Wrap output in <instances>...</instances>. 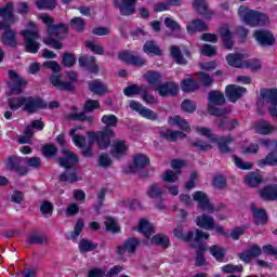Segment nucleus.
Instances as JSON below:
<instances>
[{
	"mask_svg": "<svg viewBox=\"0 0 277 277\" xmlns=\"http://www.w3.org/2000/svg\"><path fill=\"white\" fill-rule=\"evenodd\" d=\"M81 127H76L69 131V135L72 137L75 146L81 149L84 157H92V145L97 142L98 148L105 150L111 146V140L116 137V133L111 129H105L97 132H88L87 135L90 140L89 144H85V136L80 135Z\"/></svg>",
	"mask_w": 277,
	"mask_h": 277,
	"instance_id": "f257e3e1",
	"label": "nucleus"
},
{
	"mask_svg": "<svg viewBox=\"0 0 277 277\" xmlns=\"http://www.w3.org/2000/svg\"><path fill=\"white\" fill-rule=\"evenodd\" d=\"M196 135H201L202 137H207L209 143H205L198 138H192L190 145H193L197 150H211L213 148V145L211 144H217L219 149L221 153H230V148L228 147V144L233 142L232 136L226 137H217V135L213 134V131L209 128L205 127H196L195 128Z\"/></svg>",
	"mask_w": 277,
	"mask_h": 277,
	"instance_id": "f03ea898",
	"label": "nucleus"
},
{
	"mask_svg": "<svg viewBox=\"0 0 277 277\" xmlns=\"http://www.w3.org/2000/svg\"><path fill=\"white\" fill-rule=\"evenodd\" d=\"M39 18L47 25L48 27V36L43 39L44 44L48 47H52V49L61 50L64 49L62 42L57 41V39L64 38L68 32V25L60 24L53 25V18L47 14L39 15Z\"/></svg>",
	"mask_w": 277,
	"mask_h": 277,
	"instance_id": "7ed1b4c3",
	"label": "nucleus"
},
{
	"mask_svg": "<svg viewBox=\"0 0 277 277\" xmlns=\"http://www.w3.org/2000/svg\"><path fill=\"white\" fill-rule=\"evenodd\" d=\"M9 107L12 111H18V109H23V111H28V114H34L38 111V109H44L47 105L40 97H11L8 101Z\"/></svg>",
	"mask_w": 277,
	"mask_h": 277,
	"instance_id": "20e7f679",
	"label": "nucleus"
},
{
	"mask_svg": "<svg viewBox=\"0 0 277 277\" xmlns=\"http://www.w3.org/2000/svg\"><path fill=\"white\" fill-rule=\"evenodd\" d=\"M138 232L146 237L147 246H162V248H168L170 246V238H168V236L158 234L150 238V236L155 234V227L144 219L138 223Z\"/></svg>",
	"mask_w": 277,
	"mask_h": 277,
	"instance_id": "39448f33",
	"label": "nucleus"
},
{
	"mask_svg": "<svg viewBox=\"0 0 277 277\" xmlns=\"http://www.w3.org/2000/svg\"><path fill=\"white\" fill-rule=\"evenodd\" d=\"M238 16L245 25L250 27H263L269 24V17L265 13L248 9V6H240L238 9Z\"/></svg>",
	"mask_w": 277,
	"mask_h": 277,
	"instance_id": "423d86ee",
	"label": "nucleus"
},
{
	"mask_svg": "<svg viewBox=\"0 0 277 277\" xmlns=\"http://www.w3.org/2000/svg\"><path fill=\"white\" fill-rule=\"evenodd\" d=\"M25 41V49L27 53H37L40 51V35L38 34V26L34 22L28 23L27 29L21 31Z\"/></svg>",
	"mask_w": 277,
	"mask_h": 277,
	"instance_id": "0eeeda50",
	"label": "nucleus"
},
{
	"mask_svg": "<svg viewBox=\"0 0 277 277\" xmlns=\"http://www.w3.org/2000/svg\"><path fill=\"white\" fill-rule=\"evenodd\" d=\"M226 62L229 66H234V68H249L252 72H256V70H261L263 65L259 60H249L246 61V54H229L226 56Z\"/></svg>",
	"mask_w": 277,
	"mask_h": 277,
	"instance_id": "6e6552de",
	"label": "nucleus"
},
{
	"mask_svg": "<svg viewBox=\"0 0 277 277\" xmlns=\"http://www.w3.org/2000/svg\"><path fill=\"white\" fill-rule=\"evenodd\" d=\"M193 200L198 203V208L201 211H206L207 213H217L224 209L226 206L224 203L213 205L209 199L207 193L202 190H197L193 194Z\"/></svg>",
	"mask_w": 277,
	"mask_h": 277,
	"instance_id": "1a4fd4ad",
	"label": "nucleus"
},
{
	"mask_svg": "<svg viewBox=\"0 0 277 277\" xmlns=\"http://www.w3.org/2000/svg\"><path fill=\"white\" fill-rule=\"evenodd\" d=\"M208 98V111L209 114H211V116H226V114H230V110L226 108H215L216 105H223L224 103H226L224 94H222L220 91L210 92Z\"/></svg>",
	"mask_w": 277,
	"mask_h": 277,
	"instance_id": "9d476101",
	"label": "nucleus"
},
{
	"mask_svg": "<svg viewBox=\"0 0 277 277\" xmlns=\"http://www.w3.org/2000/svg\"><path fill=\"white\" fill-rule=\"evenodd\" d=\"M0 18H3V21H0V31L3 29L6 31V29H10L18 18L14 16V6L12 3H8L4 8H0Z\"/></svg>",
	"mask_w": 277,
	"mask_h": 277,
	"instance_id": "9b49d317",
	"label": "nucleus"
},
{
	"mask_svg": "<svg viewBox=\"0 0 277 277\" xmlns=\"http://www.w3.org/2000/svg\"><path fill=\"white\" fill-rule=\"evenodd\" d=\"M9 96H12V94H22L23 88L27 85V81L21 78V76H18V74H16L14 70L9 71Z\"/></svg>",
	"mask_w": 277,
	"mask_h": 277,
	"instance_id": "f8f14e48",
	"label": "nucleus"
},
{
	"mask_svg": "<svg viewBox=\"0 0 277 277\" xmlns=\"http://www.w3.org/2000/svg\"><path fill=\"white\" fill-rule=\"evenodd\" d=\"M186 163L184 160L181 159H173L171 161V168H173L175 171L167 170L162 174V180L164 183H176L179 181V176H181V169L185 168Z\"/></svg>",
	"mask_w": 277,
	"mask_h": 277,
	"instance_id": "ddd939ff",
	"label": "nucleus"
},
{
	"mask_svg": "<svg viewBox=\"0 0 277 277\" xmlns=\"http://www.w3.org/2000/svg\"><path fill=\"white\" fill-rule=\"evenodd\" d=\"M252 36L261 47H273V44H276V38L269 30H255Z\"/></svg>",
	"mask_w": 277,
	"mask_h": 277,
	"instance_id": "4468645a",
	"label": "nucleus"
},
{
	"mask_svg": "<svg viewBox=\"0 0 277 277\" xmlns=\"http://www.w3.org/2000/svg\"><path fill=\"white\" fill-rule=\"evenodd\" d=\"M146 194L149 198L157 200L156 209H159L160 211H163V209H166V205L161 202L163 190L161 189V186H159V184H153L151 186H149Z\"/></svg>",
	"mask_w": 277,
	"mask_h": 277,
	"instance_id": "2eb2a0df",
	"label": "nucleus"
},
{
	"mask_svg": "<svg viewBox=\"0 0 277 277\" xmlns=\"http://www.w3.org/2000/svg\"><path fill=\"white\" fill-rule=\"evenodd\" d=\"M248 90L243 87H239L237 84H229L225 89V94L228 101L230 103H236V101H239L243 94H246Z\"/></svg>",
	"mask_w": 277,
	"mask_h": 277,
	"instance_id": "dca6fc26",
	"label": "nucleus"
},
{
	"mask_svg": "<svg viewBox=\"0 0 277 277\" xmlns=\"http://www.w3.org/2000/svg\"><path fill=\"white\" fill-rule=\"evenodd\" d=\"M115 6L118 8L122 16L135 14V0H115Z\"/></svg>",
	"mask_w": 277,
	"mask_h": 277,
	"instance_id": "f3484780",
	"label": "nucleus"
},
{
	"mask_svg": "<svg viewBox=\"0 0 277 277\" xmlns=\"http://www.w3.org/2000/svg\"><path fill=\"white\" fill-rule=\"evenodd\" d=\"M130 107L134 111H137V114H140V116H142V118H146L147 120H157V118H158L157 113L153 111L149 108L142 106V104H140L138 102L131 101Z\"/></svg>",
	"mask_w": 277,
	"mask_h": 277,
	"instance_id": "a211bd4d",
	"label": "nucleus"
},
{
	"mask_svg": "<svg viewBox=\"0 0 277 277\" xmlns=\"http://www.w3.org/2000/svg\"><path fill=\"white\" fill-rule=\"evenodd\" d=\"M62 154L64 155L63 158H58V163L65 170H68L75 166V163L79 162V158L72 151L68 149H63Z\"/></svg>",
	"mask_w": 277,
	"mask_h": 277,
	"instance_id": "6ab92c4d",
	"label": "nucleus"
},
{
	"mask_svg": "<svg viewBox=\"0 0 277 277\" xmlns=\"http://www.w3.org/2000/svg\"><path fill=\"white\" fill-rule=\"evenodd\" d=\"M118 58L121 62H126L127 64H132L133 66H144L146 65V60L135 56L132 52L123 51L120 52Z\"/></svg>",
	"mask_w": 277,
	"mask_h": 277,
	"instance_id": "aec40b11",
	"label": "nucleus"
},
{
	"mask_svg": "<svg viewBox=\"0 0 277 277\" xmlns=\"http://www.w3.org/2000/svg\"><path fill=\"white\" fill-rule=\"evenodd\" d=\"M21 163H23V158L11 156L5 161V168L8 170H14V172H17V174L23 176L27 174V168H21Z\"/></svg>",
	"mask_w": 277,
	"mask_h": 277,
	"instance_id": "412c9836",
	"label": "nucleus"
},
{
	"mask_svg": "<svg viewBox=\"0 0 277 277\" xmlns=\"http://www.w3.org/2000/svg\"><path fill=\"white\" fill-rule=\"evenodd\" d=\"M156 91L160 96H176L179 94V85L174 82L158 84Z\"/></svg>",
	"mask_w": 277,
	"mask_h": 277,
	"instance_id": "4be33fe9",
	"label": "nucleus"
},
{
	"mask_svg": "<svg viewBox=\"0 0 277 277\" xmlns=\"http://www.w3.org/2000/svg\"><path fill=\"white\" fill-rule=\"evenodd\" d=\"M195 224L199 228H203L205 230H212V228H215V220H213V216L208 214H200L195 219Z\"/></svg>",
	"mask_w": 277,
	"mask_h": 277,
	"instance_id": "5701e85b",
	"label": "nucleus"
},
{
	"mask_svg": "<svg viewBox=\"0 0 277 277\" xmlns=\"http://www.w3.org/2000/svg\"><path fill=\"white\" fill-rule=\"evenodd\" d=\"M113 157L116 159H120V157H124L127 153H129V145L124 141H115L110 150Z\"/></svg>",
	"mask_w": 277,
	"mask_h": 277,
	"instance_id": "b1692460",
	"label": "nucleus"
},
{
	"mask_svg": "<svg viewBox=\"0 0 277 277\" xmlns=\"http://www.w3.org/2000/svg\"><path fill=\"white\" fill-rule=\"evenodd\" d=\"M253 131L255 133H259L260 135H269L271 133H276L277 128L269 124L267 121H259L252 127Z\"/></svg>",
	"mask_w": 277,
	"mask_h": 277,
	"instance_id": "393cba45",
	"label": "nucleus"
},
{
	"mask_svg": "<svg viewBox=\"0 0 277 277\" xmlns=\"http://www.w3.org/2000/svg\"><path fill=\"white\" fill-rule=\"evenodd\" d=\"M124 268L122 266H114L108 273L101 268H93L89 272V277L117 276Z\"/></svg>",
	"mask_w": 277,
	"mask_h": 277,
	"instance_id": "a878e982",
	"label": "nucleus"
},
{
	"mask_svg": "<svg viewBox=\"0 0 277 277\" xmlns=\"http://www.w3.org/2000/svg\"><path fill=\"white\" fill-rule=\"evenodd\" d=\"M79 66L88 68L91 72H98V65H96L94 56H81L79 58Z\"/></svg>",
	"mask_w": 277,
	"mask_h": 277,
	"instance_id": "bb28decb",
	"label": "nucleus"
},
{
	"mask_svg": "<svg viewBox=\"0 0 277 277\" xmlns=\"http://www.w3.org/2000/svg\"><path fill=\"white\" fill-rule=\"evenodd\" d=\"M148 163H150V159H148V156L144 154H136L134 156V168L130 169V172H137V170L146 168Z\"/></svg>",
	"mask_w": 277,
	"mask_h": 277,
	"instance_id": "cd10ccee",
	"label": "nucleus"
},
{
	"mask_svg": "<svg viewBox=\"0 0 277 277\" xmlns=\"http://www.w3.org/2000/svg\"><path fill=\"white\" fill-rule=\"evenodd\" d=\"M160 136L168 142H176V140H185L187 135L181 131H172V130H162L160 131Z\"/></svg>",
	"mask_w": 277,
	"mask_h": 277,
	"instance_id": "c85d7f7f",
	"label": "nucleus"
},
{
	"mask_svg": "<svg viewBox=\"0 0 277 277\" xmlns=\"http://www.w3.org/2000/svg\"><path fill=\"white\" fill-rule=\"evenodd\" d=\"M168 122L171 127H179L182 131H186V133L192 131L189 123L185 119L181 118V116H172L168 119Z\"/></svg>",
	"mask_w": 277,
	"mask_h": 277,
	"instance_id": "c756f323",
	"label": "nucleus"
},
{
	"mask_svg": "<svg viewBox=\"0 0 277 277\" xmlns=\"http://www.w3.org/2000/svg\"><path fill=\"white\" fill-rule=\"evenodd\" d=\"M260 254H261V248L254 245L251 248H249L247 251L240 254V260L243 261L245 263H250L252 259L260 256Z\"/></svg>",
	"mask_w": 277,
	"mask_h": 277,
	"instance_id": "7c9ffc66",
	"label": "nucleus"
},
{
	"mask_svg": "<svg viewBox=\"0 0 277 277\" xmlns=\"http://www.w3.org/2000/svg\"><path fill=\"white\" fill-rule=\"evenodd\" d=\"M220 36L224 42L225 49H233V37L235 36L232 34L228 26H223L220 28Z\"/></svg>",
	"mask_w": 277,
	"mask_h": 277,
	"instance_id": "2f4dec72",
	"label": "nucleus"
},
{
	"mask_svg": "<svg viewBox=\"0 0 277 277\" xmlns=\"http://www.w3.org/2000/svg\"><path fill=\"white\" fill-rule=\"evenodd\" d=\"M144 78L154 90H157L158 85L161 83V75L157 71H147Z\"/></svg>",
	"mask_w": 277,
	"mask_h": 277,
	"instance_id": "473e14b6",
	"label": "nucleus"
},
{
	"mask_svg": "<svg viewBox=\"0 0 277 277\" xmlns=\"http://www.w3.org/2000/svg\"><path fill=\"white\" fill-rule=\"evenodd\" d=\"M263 200H277V186H266L260 190Z\"/></svg>",
	"mask_w": 277,
	"mask_h": 277,
	"instance_id": "72a5a7b5",
	"label": "nucleus"
},
{
	"mask_svg": "<svg viewBox=\"0 0 277 277\" xmlns=\"http://www.w3.org/2000/svg\"><path fill=\"white\" fill-rule=\"evenodd\" d=\"M186 29L188 34H196V31H205L207 29V24L200 19H194L187 24Z\"/></svg>",
	"mask_w": 277,
	"mask_h": 277,
	"instance_id": "f704fd0d",
	"label": "nucleus"
},
{
	"mask_svg": "<svg viewBox=\"0 0 277 277\" xmlns=\"http://www.w3.org/2000/svg\"><path fill=\"white\" fill-rule=\"evenodd\" d=\"M182 0H164V2H159L155 5L154 10L155 12H167V10H170V6L172 5H181Z\"/></svg>",
	"mask_w": 277,
	"mask_h": 277,
	"instance_id": "c9c22d12",
	"label": "nucleus"
},
{
	"mask_svg": "<svg viewBox=\"0 0 277 277\" xmlns=\"http://www.w3.org/2000/svg\"><path fill=\"white\" fill-rule=\"evenodd\" d=\"M91 92L97 94L98 96H103V94H107V85L101 81H93L89 84Z\"/></svg>",
	"mask_w": 277,
	"mask_h": 277,
	"instance_id": "e433bc0d",
	"label": "nucleus"
},
{
	"mask_svg": "<svg viewBox=\"0 0 277 277\" xmlns=\"http://www.w3.org/2000/svg\"><path fill=\"white\" fill-rule=\"evenodd\" d=\"M144 53L147 55H162L161 49L154 41H147L143 47Z\"/></svg>",
	"mask_w": 277,
	"mask_h": 277,
	"instance_id": "4c0bfd02",
	"label": "nucleus"
},
{
	"mask_svg": "<svg viewBox=\"0 0 277 277\" xmlns=\"http://www.w3.org/2000/svg\"><path fill=\"white\" fill-rule=\"evenodd\" d=\"M260 168H265V166H277V153L271 151L265 159H262L258 162Z\"/></svg>",
	"mask_w": 277,
	"mask_h": 277,
	"instance_id": "58836bf2",
	"label": "nucleus"
},
{
	"mask_svg": "<svg viewBox=\"0 0 277 277\" xmlns=\"http://www.w3.org/2000/svg\"><path fill=\"white\" fill-rule=\"evenodd\" d=\"M200 88V84L192 78H187L182 81V91L183 92H196Z\"/></svg>",
	"mask_w": 277,
	"mask_h": 277,
	"instance_id": "ea45409f",
	"label": "nucleus"
},
{
	"mask_svg": "<svg viewBox=\"0 0 277 277\" xmlns=\"http://www.w3.org/2000/svg\"><path fill=\"white\" fill-rule=\"evenodd\" d=\"M78 248L80 252L85 253V252H92L93 250H96V248H98V245L88 239H81L79 241Z\"/></svg>",
	"mask_w": 277,
	"mask_h": 277,
	"instance_id": "a19ab883",
	"label": "nucleus"
},
{
	"mask_svg": "<svg viewBox=\"0 0 277 277\" xmlns=\"http://www.w3.org/2000/svg\"><path fill=\"white\" fill-rule=\"evenodd\" d=\"M3 44H8L9 47H15L16 44V32L12 29L8 28L2 36Z\"/></svg>",
	"mask_w": 277,
	"mask_h": 277,
	"instance_id": "79ce46f5",
	"label": "nucleus"
},
{
	"mask_svg": "<svg viewBox=\"0 0 277 277\" xmlns=\"http://www.w3.org/2000/svg\"><path fill=\"white\" fill-rule=\"evenodd\" d=\"M251 211L253 213V217H254L256 224H266L267 214L265 213V210L251 207Z\"/></svg>",
	"mask_w": 277,
	"mask_h": 277,
	"instance_id": "37998d69",
	"label": "nucleus"
},
{
	"mask_svg": "<svg viewBox=\"0 0 277 277\" xmlns=\"http://www.w3.org/2000/svg\"><path fill=\"white\" fill-rule=\"evenodd\" d=\"M246 183L249 185V187H256L258 185H261L263 183V177L261 174L253 172L247 175Z\"/></svg>",
	"mask_w": 277,
	"mask_h": 277,
	"instance_id": "c03bdc74",
	"label": "nucleus"
},
{
	"mask_svg": "<svg viewBox=\"0 0 277 277\" xmlns=\"http://www.w3.org/2000/svg\"><path fill=\"white\" fill-rule=\"evenodd\" d=\"M217 127L219 129H227V131H233V129H237V127H239V122H237L235 119H228V117H225L221 120Z\"/></svg>",
	"mask_w": 277,
	"mask_h": 277,
	"instance_id": "a18cd8bd",
	"label": "nucleus"
},
{
	"mask_svg": "<svg viewBox=\"0 0 277 277\" xmlns=\"http://www.w3.org/2000/svg\"><path fill=\"white\" fill-rule=\"evenodd\" d=\"M174 237L181 239L182 241H192L194 239V232H187L186 234L183 233V227L179 226L173 230Z\"/></svg>",
	"mask_w": 277,
	"mask_h": 277,
	"instance_id": "49530a36",
	"label": "nucleus"
},
{
	"mask_svg": "<svg viewBox=\"0 0 277 277\" xmlns=\"http://www.w3.org/2000/svg\"><path fill=\"white\" fill-rule=\"evenodd\" d=\"M51 83L57 90H70L72 88V82H62V80L57 76L51 77Z\"/></svg>",
	"mask_w": 277,
	"mask_h": 277,
	"instance_id": "de8ad7c7",
	"label": "nucleus"
},
{
	"mask_svg": "<svg viewBox=\"0 0 277 277\" xmlns=\"http://www.w3.org/2000/svg\"><path fill=\"white\" fill-rule=\"evenodd\" d=\"M106 230L109 233H120V225L116 222L114 217H107L104 222Z\"/></svg>",
	"mask_w": 277,
	"mask_h": 277,
	"instance_id": "09e8293b",
	"label": "nucleus"
},
{
	"mask_svg": "<svg viewBox=\"0 0 277 277\" xmlns=\"http://www.w3.org/2000/svg\"><path fill=\"white\" fill-rule=\"evenodd\" d=\"M142 92H144V87L137 84L129 85L123 90V94L127 96H136V94H142Z\"/></svg>",
	"mask_w": 277,
	"mask_h": 277,
	"instance_id": "8fccbe9b",
	"label": "nucleus"
},
{
	"mask_svg": "<svg viewBox=\"0 0 277 277\" xmlns=\"http://www.w3.org/2000/svg\"><path fill=\"white\" fill-rule=\"evenodd\" d=\"M210 254H212L216 261H224V254H226V250L220 246L210 247Z\"/></svg>",
	"mask_w": 277,
	"mask_h": 277,
	"instance_id": "3c124183",
	"label": "nucleus"
},
{
	"mask_svg": "<svg viewBox=\"0 0 277 277\" xmlns=\"http://www.w3.org/2000/svg\"><path fill=\"white\" fill-rule=\"evenodd\" d=\"M34 129L36 131H42L44 129V122L41 120H34L30 126H27L26 128V134L27 135H34Z\"/></svg>",
	"mask_w": 277,
	"mask_h": 277,
	"instance_id": "603ef678",
	"label": "nucleus"
},
{
	"mask_svg": "<svg viewBox=\"0 0 277 277\" xmlns=\"http://www.w3.org/2000/svg\"><path fill=\"white\" fill-rule=\"evenodd\" d=\"M69 120H80L81 122H94V117L85 115V113H72L68 115Z\"/></svg>",
	"mask_w": 277,
	"mask_h": 277,
	"instance_id": "864d4df0",
	"label": "nucleus"
},
{
	"mask_svg": "<svg viewBox=\"0 0 277 277\" xmlns=\"http://www.w3.org/2000/svg\"><path fill=\"white\" fill-rule=\"evenodd\" d=\"M83 220L79 219L75 225L74 232L70 234L69 239L72 241H77V237L81 235V232L83 230Z\"/></svg>",
	"mask_w": 277,
	"mask_h": 277,
	"instance_id": "5fc2aeb1",
	"label": "nucleus"
},
{
	"mask_svg": "<svg viewBox=\"0 0 277 277\" xmlns=\"http://www.w3.org/2000/svg\"><path fill=\"white\" fill-rule=\"evenodd\" d=\"M36 5L39 10H53L55 0H37Z\"/></svg>",
	"mask_w": 277,
	"mask_h": 277,
	"instance_id": "6e6d98bb",
	"label": "nucleus"
},
{
	"mask_svg": "<svg viewBox=\"0 0 277 277\" xmlns=\"http://www.w3.org/2000/svg\"><path fill=\"white\" fill-rule=\"evenodd\" d=\"M171 55H172L173 58H175V62L177 64H187V62L181 55V48L180 47L172 45L171 47Z\"/></svg>",
	"mask_w": 277,
	"mask_h": 277,
	"instance_id": "4d7b16f0",
	"label": "nucleus"
},
{
	"mask_svg": "<svg viewBox=\"0 0 277 277\" xmlns=\"http://www.w3.org/2000/svg\"><path fill=\"white\" fill-rule=\"evenodd\" d=\"M126 248L128 250V254L132 255L133 252L137 249V246H140V240L136 238H129L126 242Z\"/></svg>",
	"mask_w": 277,
	"mask_h": 277,
	"instance_id": "13d9d810",
	"label": "nucleus"
},
{
	"mask_svg": "<svg viewBox=\"0 0 277 277\" xmlns=\"http://www.w3.org/2000/svg\"><path fill=\"white\" fill-rule=\"evenodd\" d=\"M102 122L106 127H117L118 126V117H116V115H105L102 117Z\"/></svg>",
	"mask_w": 277,
	"mask_h": 277,
	"instance_id": "bf43d9fd",
	"label": "nucleus"
},
{
	"mask_svg": "<svg viewBox=\"0 0 277 277\" xmlns=\"http://www.w3.org/2000/svg\"><path fill=\"white\" fill-rule=\"evenodd\" d=\"M193 8L198 12V14H207V2L205 0H195L193 2Z\"/></svg>",
	"mask_w": 277,
	"mask_h": 277,
	"instance_id": "052dcab7",
	"label": "nucleus"
},
{
	"mask_svg": "<svg viewBox=\"0 0 277 277\" xmlns=\"http://www.w3.org/2000/svg\"><path fill=\"white\" fill-rule=\"evenodd\" d=\"M181 107L183 111H186V114H194V111H196V103L190 100H184Z\"/></svg>",
	"mask_w": 277,
	"mask_h": 277,
	"instance_id": "680f3d73",
	"label": "nucleus"
},
{
	"mask_svg": "<svg viewBox=\"0 0 277 277\" xmlns=\"http://www.w3.org/2000/svg\"><path fill=\"white\" fill-rule=\"evenodd\" d=\"M76 62H77V58L72 54L65 53L63 55V60H62L63 66L70 68V67L75 66Z\"/></svg>",
	"mask_w": 277,
	"mask_h": 277,
	"instance_id": "e2e57ef3",
	"label": "nucleus"
},
{
	"mask_svg": "<svg viewBox=\"0 0 277 277\" xmlns=\"http://www.w3.org/2000/svg\"><path fill=\"white\" fill-rule=\"evenodd\" d=\"M233 160L235 166H237L240 170H252V162H243V160L237 156H233Z\"/></svg>",
	"mask_w": 277,
	"mask_h": 277,
	"instance_id": "0e129e2a",
	"label": "nucleus"
},
{
	"mask_svg": "<svg viewBox=\"0 0 277 277\" xmlns=\"http://www.w3.org/2000/svg\"><path fill=\"white\" fill-rule=\"evenodd\" d=\"M70 26L72 29H76V31H83L85 28V22H83L80 17H74L70 21Z\"/></svg>",
	"mask_w": 277,
	"mask_h": 277,
	"instance_id": "69168bd1",
	"label": "nucleus"
},
{
	"mask_svg": "<svg viewBox=\"0 0 277 277\" xmlns=\"http://www.w3.org/2000/svg\"><path fill=\"white\" fill-rule=\"evenodd\" d=\"M164 25L171 31H181V25H179L176 21L172 19V17H166Z\"/></svg>",
	"mask_w": 277,
	"mask_h": 277,
	"instance_id": "338daca9",
	"label": "nucleus"
},
{
	"mask_svg": "<svg viewBox=\"0 0 277 277\" xmlns=\"http://www.w3.org/2000/svg\"><path fill=\"white\" fill-rule=\"evenodd\" d=\"M23 161L28 168H40L42 166V161L38 157L24 158Z\"/></svg>",
	"mask_w": 277,
	"mask_h": 277,
	"instance_id": "774afa93",
	"label": "nucleus"
}]
</instances>
